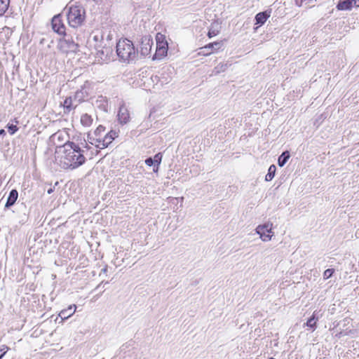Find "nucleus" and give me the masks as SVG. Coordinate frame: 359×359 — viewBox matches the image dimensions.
Returning <instances> with one entry per match:
<instances>
[{"label": "nucleus", "instance_id": "nucleus-1", "mask_svg": "<svg viewBox=\"0 0 359 359\" xmlns=\"http://www.w3.org/2000/svg\"><path fill=\"white\" fill-rule=\"evenodd\" d=\"M63 155L60 158V165L65 169H74L83 164L86 158L83 151L79 145L67 141L63 145Z\"/></svg>", "mask_w": 359, "mask_h": 359}, {"label": "nucleus", "instance_id": "nucleus-2", "mask_svg": "<svg viewBox=\"0 0 359 359\" xmlns=\"http://www.w3.org/2000/svg\"><path fill=\"white\" fill-rule=\"evenodd\" d=\"M116 53L124 62L134 60L137 54L133 42L127 39L118 41L116 44Z\"/></svg>", "mask_w": 359, "mask_h": 359}, {"label": "nucleus", "instance_id": "nucleus-3", "mask_svg": "<svg viewBox=\"0 0 359 359\" xmlns=\"http://www.w3.org/2000/svg\"><path fill=\"white\" fill-rule=\"evenodd\" d=\"M68 24L73 28H77L83 25L86 18L85 8L80 5L71 6L66 13Z\"/></svg>", "mask_w": 359, "mask_h": 359}, {"label": "nucleus", "instance_id": "nucleus-4", "mask_svg": "<svg viewBox=\"0 0 359 359\" xmlns=\"http://www.w3.org/2000/svg\"><path fill=\"white\" fill-rule=\"evenodd\" d=\"M273 224L270 222H266L264 224H259L255 229V232L258 235H259L260 238L264 241H269L271 240L272 236H273V232L272 231Z\"/></svg>", "mask_w": 359, "mask_h": 359}, {"label": "nucleus", "instance_id": "nucleus-5", "mask_svg": "<svg viewBox=\"0 0 359 359\" xmlns=\"http://www.w3.org/2000/svg\"><path fill=\"white\" fill-rule=\"evenodd\" d=\"M59 48L64 53H75L78 50V44L74 41L72 37H64L59 41Z\"/></svg>", "mask_w": 359, "mask_h": 359}, {"label": "nucleus", "instance_id": "nucleus-6", "mask_svg": "<svg viewBox=\"0 0 359 359\" xmlns=\"http://www.w3.org/2000/svg\"><path fill=\"white\" fill-rule=\"evenodd\" d=\"M52 28L53 31L60 35L66 36L65 26L62 20V15L58 14L55 15L52 19Z\"/></svg>", "mask_w": 359, "mask_h": 359}, {"label": "nucleus", "instance_id": "nucleus-7", "mask_svg": "<svg viewBox=\"0 0 359 359\" xmlns=\"http://www.w3.org/2000/svg\"><path fill=\"white\" fill-rule=\"evenodd\" d=\"M153 40L150 36H144L141 39L140 51L143 56H147L150 54Z\"/></svg>", "mask_w": 359, "mask_h": 359}, {"label": "nucleus", "instance_id": "nucleus-8", "mask_svg": "<svg viewBox=\"0 0 359 359\" xmlns=\"http://www.w3.org/2000/svg\"><path fill=\"white\" fill-rule=\"evenodd\" d=\"M163 36H160L158 34L156 36V50L155 56L156 58H161L167 55L168 52V43L163 40L160 41Z\"/></svg>", "mask_w": 359, "mask_h": 359}, {"label": "nucleus", "instance_id": "nucleus-9", "mask_svg": "<svg viewBox=\"0 0 359 359\" xmlns=\"http://www.w3.org/2000/svg\"><path fill=\"white\" fill-rule=\"evenodd\" d=\"M117 136V133L116 131L111 130L107 134H106L102 139H96V142L100 143V144L96 145V147L100 148H106L112 142V141Z\"/></svg>", "mask_w": 359, "mask_h": 359}, {"label": "nucleus", "instance_id": "nucleus-10", "mask_svg": "<svg viewBox=\"0 0 359 359\" xmlns=\"http://www.w3.org/2000/svg\"><path fill=\"white\" fill-rule=\"evenodd\" d=\"M162 160V154L161 153L156 154L154 158L149 157L145 160V163L147 165L151 167L153 166V170L156 172L158 170V166Z\"/></svg>", "mask_w": 359, "mask_h": 359}, {"label": "nucleus", "instance_id": "nucleus-11", "mask_svg": "<svg viewBox=\"0 0 359 359\" xmlns=\"http://www.w3.org/2000/svg\"><path fill=\"white\" fill-rule=\"evenodd\" d=\"M118 120L121 124H126L130 121V114L128 109L121 105L118 112Z\"/></svg>", "mask_w": 359, "mask_h": 359}, {"label": "nucleus", "instance_id": "nucleus-12", "mask_svg": "<svg viewBox=\"0 0 359 359\" xmlns=\"http://www.w3.org/2000/svg\"><path fill=\"white\" fill-rule=\"evenodd\" d=\"M67 137V134L64 132L58 131L54 133L51 136V140L57 144V147L62 148L63 145L66 143H64L65 139Z\"/></svg>", "mask_w": 359, "mask_h": 359}, {"label": "nucleus", "instance_id": "nucleus-13", "mask_svg": "<svg viewBox=\"0 0 359 359\" xmlns=\"http://www.w3.org/2000/svg\"><path fill=\"white\" fill-rule=\"evenodd\" d=\"M62 106L64 107L65 114L69 113L72 110L74 109L77 107V105H76V102L74 101L72 96L66 97L63 102Z\"/></svg>", "mask_w": 359, "mask_h": 359}, {"label": "nucleus", "instance_id": "nucleus-14", "mask_svg": "<svg viewBox=\"0 0 359 359\" xmlns=\"http://www.w3.org/2000/svg\"><path fill=\"white\" fill-rule=\"evenodd\" d=\"M76 309V306L75 304L70 305L67 309L62 310L59 313V316L62 320L67 319L75 313Z\"/></svg>", "mask_w": 359, "mask_h": 359}, {"label": "nucleus", "instance_id": "nucleus-15", "mask_svg": "<svg viewBox=\"0 0 359 359\" xmlns=\"http://www.w3.org/2000/svg\"><path fill=\"white\" fill-rule=\"evenodd\" d=\"M353 6L354 4L352 0H340L338 1L336 8L338 11H350Z\"/></svg>", "mask_w": 359, "mask_h": 359}, {"label": "nucleus", "instance_id": "nucleus-16", "mask_svg": "<svg viewBox=\"0 0 359 359\" xmlns=\"http://www.w3.org/2000/svg\"><path fill=\"white\" fill-rule=\"evenodd\" d=\"M18 198V193L16 189H12L8 195V197L7 198L5 208H9L11 206H13L15 203L16 202L17 199Z\"/></svg>", "mask_w": 359, "mask_h": 359}, {"label": "nucleus", "instance_id": "nucleus-17", "mask_svg": "<svg viewBox=\"0 0 359 359\" xmlns=\"http://www.w3.org/2000/svg\"><path fill=\"white\" fill-rule=\"evenodd\" d=\"M87 96V93L83 90V88L77 90L73 96L74 101L76 102V105H78L81 102L83 101Z\"/></svg>", "mask_w": 359, "mask_h": 359}, {"label": "nucleus", "instance_id": "nucleus-18", "mask_svg": "<svg viewBox=\"0 0 359 359\" xmlns=\"http://www.w3.org/2000/svg\"><path fill=\"white\" fill-rule=\"evenodd\" d=\"M81 123L84 127H89L92 125L93 119L92 116L88 114H83L81 116Z\"/></svg>", "mask_w": 359, "mask_h": 359}, {"label": "nucleus", "instance_id": "nucleus-19", "mask_svg": "<svg viewBox=\"0 0 359 359\" xmlns=\"http://www.w3.org/2000/svg\"><path fill=\"white\" fill-rule=\"evenodd\" d=\"M290 157V154L288 151H283L278 158V164L280 167H283L287 162Z\"/></svg>", "mask_w": 359, "mask_h": 359}, {"label": "nucleus", "instance_id": "nucleus-20", "mask_svg": "<svg viewBox=\"0 0 359 359\" xmlns=\"http://www.w3.org/2000/svg\"><path fill=\"white\" fill-rule=\"evenodd\" d=\"M219 32V26L217 22H213L211 24L210 28L208 31V36L209 38L217 36Z\"/></svg>", "mask_w": 359, "mask_h": 359}, {"label": "nucleus", "instance_id": "nucleus-21", "mask_svg": "<svg viewBox=\"0 0 359 359\" xmlns=\"http://www.w3.org/2000/svg\"><path fill=\"white\" fill-rule=\"evenodd\" d=\"M269 17V15L266 12H260L257 13L255 16L256 24L260 25H263Z\"/></svg>", "mask_w": 359, "mask_h": 359}, {"label": "nucleus", "instance_id": "nucleus-22", "mask_svg": "<svg viewBox=\"0 0 359 359\" xmlns=\"http://www.w3.org/2000/svg\"><path fill=\"white\" fill-rule=\"evenodd\" d=\"M10 0H0V16H2L8 10Z\"/></svg>", "mask_w": 359, "mask_h": 359}, {"label": "nucleus", "instance_id": "nucleus-23", "mask_svg": "<svg viewBox=\"0 0 359 359\" xmlns=\"http://www.w3.org/2000/svg\"><path fill=\"white\" fill-rule=\"evenodd\" d=\"M222 46V43L221 41L219 42H214L208 43V45L205 46V48H208L210 50V51L213 52V50H217L221 48Z\"/></svg>", "mask_w": 359, "mask_h": 359}, {"label": "nucleus", "instance_id": "nucleus-24", "mask_svg": "<svg viewBox=\"0 0 359 359\" xmlns=\"http://www.w3.org/2000/svg\"><path fill=\"white\" fill-rule=\"evenodd\" d=\"M318 318L315 316V312L312 315V316L307 320L306 325L307 327L312 328L313 330L316 329V321Z\"/></svg>", "mask_w": 359, "mask_h": 359}, {"label": "nucleus", "instance_id": "nucleus-25", "mask_svg": "<svg viewBox=\"0 0 359 359\" xmlns=\"http://www.w3.org/2000/svg\"><path fill=\"white\" fill-rule=\"evenodd\" d=\"M227 63H220L215 67L214 72L215 74H219L221 72H224L227 69Z\"/></svg>", "mask_w": 359, "mask_h": 359}, {"label": "nucleus", "instance_id": "nucleus-26", "mask_svg": "<svg viewBox=\"0 0 359 359\" xmlns=\"http://www.w3.org/2000/svg\"><path fill=\"white\" fill-rule=\"evenodd\" d=\"M276 170V167L274 165H271L268 170V173L265 177V180H268V177L270 180H272L275 176Z\"/></svg>", "mask_w": 359, "mask_h": 359}, {"label": "nucleus", "instance_id": "nucleus-27", "mask_svg": "<svg viewBox=\"0 0 359 359\" xmlns=\"http://www.w3.org/2000/svg\"><path fill=\"white\" fill-rule=\"evenodd\" d=\"M6 127L8 128V133L11 135H14L18 130V128L13 124H8Z\"/></svg>", "mask_w": 359, "mask_h": 359}, {"label": "nucleus", "instance_id": "nucleus-28", "mask_svg": "<svg viewBox=\"0 0 359 359\" xmlns=\"http://www.w3.org/2000/svg\"><path fill=\"white\" fill-rule=\"evenodd\" d=\"M334 272V269H326L323 273V278L325 280L330 278L333 275Z\"/></svg>", "mask_w": 359, "mask_h": 359}, {"label": "nucleus", "instance_id": "nucleus-29", "mask_svg": "<svg viewBox=\"0 0 359 359\" xmlns=\"http://www.w3.org/2000/svg\"><path fill=\"white\" fill-rule=\"evenodd\" d=\"M8 349L9 348L6 345H2L0 347V359H2V358L6 353V352L8 351Z\"/></svg>", "mask_w": 359, "mask_h": 359}, {"label": "nucleus", "instance_id": "nucleus-30", "mask_svg": "<svg viewBox=\"0 0 359 359\" xmlns=\"http://www.w3.org/2000/svg\"><path fill=\"white\" fill-rule=\"evenodd\" d=\"M211 53H212V51H210V50H208V48H205V46H204V47H202L200 48L198 55H209Z\"/></svg>", "mask_w": 359, "mask_h": 359}, {"label": "nucleus", "instance_id": "nucleus-31", "mask_svg": "<svg viewBox=\"0 0 359 359\" xmlns=\"http://www.w3.org/2000/svg\"><path fill=\"white\" fill-rule=\"evenodd\" d=\"M105 130V128L102 126H99L96 130H95V136H99L102 132H104Z\"/></svg>", "mask_w": 359, "mask_h": 359}, {"label": "nucleus", "instance_id": "nucleus-32", "mask_svg": "<svg viewBox=\"0 0 359 359\" xmlns=\"http://www.w3.org/2000/svg\"><path fill=\"white\" fill-rule=\"evenodd\" d=\"M128 347V344H123V345L121 347V348H120V352H121H121H124V353H126V351H126V349Z\"/></svg>", "mask_w": 359, "mask_h": 359}, {"label": "nucleus", "instance_id": "nucleus-33", "mask_svg": "<svg viewBox=\"0 0 359 359\" xmlns=\"http://www.w3.org/2000/svg\"><path fill=\"white\" fill-rule=\"evenodd\" d=\"M304 1V0H295V4L297 6H302L303 2Z\"/></svg>", "mask_w": 359, "mask_h": 359}, {"label": "nucleus", "instance_id": "nucleus-34", "mask_svg": "<svg viewBox=\"0 0 359 359\" xmlns=\"http://www.w3.org/2000/svg\"><path fill=\"white\" fill-rule=\"evenodd\" d=\"M353 1L354 6L359 7V0H352Z\"/></svg>", "mask_w": 359, "mask_h": 359}, {"label": "nucleus", "instance_id": "nucleus-35", "mask_svg": "<svg viewBox=\"0 0 359 359\" xmlns=\"http://www.w3.org/2000/svg\"><path fill=\"white\" fill-rule=\"evenodd\" d=\"M6 135V131L4 129L0 130V137Z\"/></svg>", "mask_w": 359, "mask_h": 359}, {"label": "nucleus", "instance_id": "nucleus-36", "mask_svg": "<svg viewBox=\"0 0 359 359\" xmlns=\"http://www.w3.org/2000/svg\"><path fill=\"white\" fill-rule=\"evenodd\" d=\"M53 191V188H50L47 190V193L50 194Z\"/></svg>", "mask_w": 359, "mask_h": 359}, {"label": "nucleus", "instance_id": "nucleus-37", "mask_svg": "<svg viewBox=\"0 0 359 359\" xmlns=\"http://www.w3.org/2000/svg\"><path fill=\"white\" fill-rule=\"evenodd\" d=\"M107 267H105V268L102 269V272H103V273L107 272Z\"/></svg>", "mask_w": 359, "mask_h": 359}, {"label": "nucleus", "instance_id": "nucleus-38", "mask_svg": "<svg viewBox=\"0 0 359 359\" xmlns=\"http://www.w3.org/2000/svg\"><path fill=\"white\" fill-rule=\"evenodd\" d=\"M94 39L96 40V41L98 40V36H94Z\"/></svg>", "mask_w": 359, "mask_h": 359}, {"label": "nucleus", "instance_id": "nucleus-39", "mask_svg": "<svg viewBox=\"0 0 359 359\" xmlns=\"http://www.w3.org/2000/svg\"><path fill=\"white\" fill-rule=\"evenodd\" d=\"M58 184V182L57 181L55 184V186H57Z\"/></svg>", "mask_w": 359, "mask_h": 359}, {"label": "nucleus", "instance_id": "nucleus-40", "mask_svg": "<svg viewBox=\"0 0 359 359\" xmlns=\"http://www.w3.org/2000/svg\"><path fill=\"white\" fill-rule=\"evenodd\" d=\"M103 283V282H102L100 285H98L97 287H100V285Z\"/></svg>", "mask_w": 359, "mask_h": 359}, {"label": "nucleus", "instance_id": "nucleus-41", "mask_svg": "<svg viewBox=\"0 0 359 359\" xmlns=\"http://www.w3.org/2000/svg\"><path fill=\"white\" fill-rule=\"evenodd\" d=\"M21 205L24 206L25 208V205H24V203H21Z\"/></svg>", "mask_w": 359, "mask_h": 359}]
</instances>
